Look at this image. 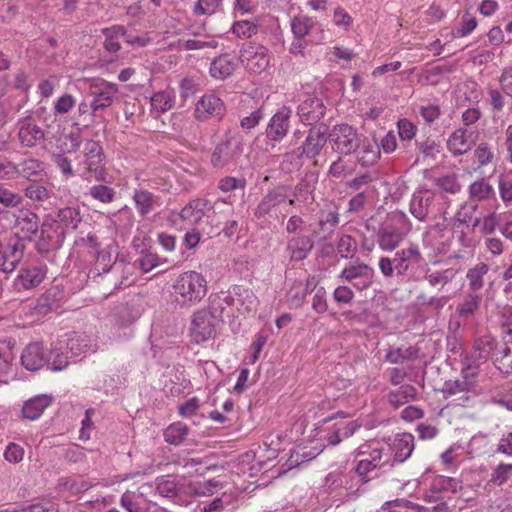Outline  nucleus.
I'll list each match as a JSON object with an SVG mask.
<instances>
[{
  "label": "nucleus",
  "instance_id": "obj_32",
  "mask_svg": "<svg viewBox=\"0 0 512 512\" xmlns=\"http://www.w3.org/2000/svg\"><path fill=\"white\" fill-rule=\"evenodd\" d=\"M235 62L227 54L214 59L210 66V74L216 79H225L235 70Z\"/></svg>",
  "mask_w": 512,
  "mask_h": 512
},
{
  "label": "nucleus",
  "instance_id": "obj_17",
  "mask_svg": "<svg viewBox=\"0 0 512 512\" xmlns=\"http://www.w3.org/2000/svg\"><path fill=\"white\" fill-rule=\"evenodd\" d=\"M497 349V343L495 339L490 335H484L482 337L477 338L474 341L473 350L471 352L470 357H467V361L469 363L467 365L476 366V371L478 370L479 363L485 362L492 351Z\"/></svg>",
  "mask_w": 512,
  "mask_h": 512
},
{
  "label": "nucleus",
  "instance_id": "obj_60",
  "mask_svg": "<svg viewBox=\"0 0 512 512\" xmlns=\"http://www.w3.org/2000/svg\"><path fill=\"white\" fill-rule=\"evenodd\" d=\"M223 485L221 482L216 481L214 479H210L203 483H198L195 487L194 491L196 495L199 496H208L212 495L217 488H222Z\"/></svg>",
  "mask_w": 512,
  "mask_h": 512
},
{
  "label": "nucleus",
  "instance_id": "obj_55",
  "mask_svg": "<svg viewBox=\"0 0 512 512\" xmlns=\"http://www.w3.org/2000/svg\"><path fill=\"white\" fill-rule=\"evenodd\" d=\"M25 243L24 239L16 236L10 239L7 249L4 252L9 253L13 261H21L24 255Z\"/></svg>",
  "mask_w": 512,
  "mask_h": 512
},
{
  "label": "nucleus",
  "instance_id": "obj_37",
  "mask_svg": "<svg viewBox=\"0 0 512 512\" xmlns=\"http://www.w3.org/2000/svg\"><path fill=\"white\" fill-rule=\"evenodd\" d=\"M419 356V348L409 346L405 349H389L386 353V360L392 364L403 363L406 360H415Z\"/></svg>",
  "mask_w": 512,
  "mask_h": 512
},
{
  "label": "nucleus",
  "instance_id": "obj_41",
  "mask_svg": "<svg viewBox=\"0 0 512 512\" xmlns=\"http://www.w3.org/2000/svg\"><path fill=\"white\" fill-rule=\"evenodd\" d=\"M187 435L188 427L181 422L171 424L164 431L165 441L173 445H178L183 442Z\"/></svg>",
  "mask_w": 512,
  "mask_h": 512
},
{
  "label": "nucleus",
  "instance_id": "obj_31",
  "mask_svg": "<svg viewBox=\"0 0 512 512\" xmlns=\"http://www.w3.org/2000/svg\"><path fill=\"white\" fill-rule=\"evenodd\" d=\"M468 193L470 199L474 201H486L495 196L494 188L485 178L472 182L468 187Z\"/></svg>",
  "mask_w": 512,
  "mask_h": 512
},
{
  "label": "nucleus",
  "instance_id": "obj_6",
  "mask_svg": "<svg viewBox=\"0 0 512 512\" xmlns=\"http://www.w3.org/2000/svg\"><path fill=\"white\" fill-rule=\"evenodd\" d=\"M329 134L326 126H313L308 130L305 141L302 146L298 147V157H306L307 159H315L325 147Z\"/></svg>",
  "mask_w": 512,
  "mask_h": 512
},
{
  "label": "nucleus",
  "instance_id": "obj_49",
  "mask_svg": "<svg viewBox=\"0 0 512 512\" xmlns=\"http://www.w3.org/2000/svg\"><path fill=\"white\" fill-rule=\"evenodd\" d=\"M416 145L424 159L435 160L441 151L440 144L431 138H426L424 141L417 142Z\"/></svg>",
  "mask_w": 512,
  "mask_h": 512
},
{
  "label": "nucleus",
  "instance_id": "obj_19",
  "mask_svg": "<svg viewBox=\"0 0 512 512\" xmlns=\"http://www.w3.org/2000/svg\"><path fill=\"white\" fill-rule=\"evenodd\" d=\"M224 112V104L220 98L210 94L204 95L198 101L195 109L197 119L205 120L210 116L220 117Z\"/></svg>",
  "mask_w": 512,
  "mask_h": 512
},
{
  "label": "nucleus",
  "instance_id": "obj_14",
  "mask_svg": "<svg viewBox=\"0 0 512 512\" xmlns=\"http://www.w3.org/2000/svg\"><path fill=\"white\" fill-rule=\"evenodd\" d=\"M297 114L302 123L313 125L324 116V103L318 97L309 96L298 106Z\"/></svg>",
  "mask_w": 512,
  "mask_h": 512
},
{
  "label": "nucleus",
  "instance_id": "obj_4",
  "mask_svg": "<svg viewBox=\"0 0 512 512\" xmlns=\"http://www.w3.org/2000/svg\"><path fill=\"white\" fill-rule=\"evenodd\" d=\"M328 134L333 149L340 154L349 155L360 147V138L356 130L348 124L336 125Z\"/></svg>",
  "mask_w": 512,
  "mask_h": 512
},
{
  "label": "nucleus",
  "instance_id": "obj_23",
  "mask_svg": "<svg viewBox=\"0 0 512 512\" xmlns=\"http://www.w3.org/2000/svg\"><path fill=\"white\" fill-rule=\"evenodd\" d=\"M59 294L60 292L56 288L47 290L36 300L31 309V314L36 317H42L50 313L58 306Z\"/></svg>",
  "mask_w": 512,
  "mask_h": 512
},
{
  "label": "nucleus",
  "instance_id": "obj_3",
  "mask_svg": "<svg viewBox=\"0 0 512 512\" xmlns=\"http://www.w3.org/2000/svg\"><path fill=\"white\" fill-rule=\"evenodd\" d=\"M227 203L224 200H217L211 204L209 200L197 198L191 200L180 212V218L190 224H198L204 217L210 218V212L214 215L222 213Z\"/></svg>",
  "mask_w": 512,
  "mask_h": 512
},
{
  "label": "nucleus",
  "instance_id": "obj_47",
  "mask_svg": "<svg viewBox=\"0 0 512 512\" xmlns=\"http://www.w3.org/2000/svg\"><path fill=\"white\" fill-rule=\"evenodd\" d=\"M115 190L105 184H97L90 187L89 195L103 204L111 203L115 198Z\"/></svg>",
  "mask_w": 512,
  "mask_h": 512
},
{
  "label": "nucleus",
  "instance_id": "obj_1",
  "mask_svg": "<svg viewBox=\"0 0 512 512\" xmlns=\"http://www.w3.org/2000/svg\"><path fill=\"white\" fill-rule=\"evenodd\" d=\"M175 302L180 307L190 308L199 303L207 294V281L196 271L180 274L172 286Z\"/></svg>",
  "mask_w": 512,
  "mask_h": 512
},
{
  "label": "nucleus",
  "instance_id": "obj_29",
  "mask_svg": "<svg viewBox=\"0 0 512 512\" xmlns=\"http://www.w3.org/2000/svg\"><path fill=\"white\" fill-rule=\"evenodd\" d=\"M17 226L24 234V238L31 240L39 230L40 219L38 215L32 211H21L16 220Z\"/></svg>",
  "mask_w": 512,
  "mask_h": 512
},
{
  "label": "nucleus",
  "instance_id": "obj_38",
  "mask_svg": "<svg viewBox=\"0 0 512 512\" xmlns=\"http://www.w3.org/2000/svg\"><path fill=\"white\" fill-rule=\"evenodd\" d=\"M496 362L499 363V369L506 373L512 372V340L504 339L500 347L496 349Z\"/></svg>",
  "mask_w": 512,
  "mask_h": 512
},
{
  "label": "nucleus",
  "instance_id": "obj_63",
  "mask_svg": "<svg viewBox=\"0 0 512 512\" xmlns=\"http://www.w3.org/2000/svg\"><path fill=\"white\" fill-rule=\"evenodd\" d=\"M511 474L512 464H500L492 474L491 481L498 485H502L509 479Z\"/></svg>",
  "mask_w": 512,
  "mask_h": 512
},
{
  "label": "nucleus",
  "instance_id": "obj_15",
  "mask_svg": "<svg viewBox=\"0 0 512 512\" xmlns=\"http://www.w3.org/2000/svg\"><path fill=\"white\" fill-rule=\"evenodd\" d=\"M478 371H476V366L466 365L463 369V379L455 380V381H447L445 382L442 393L445 398H450L453 396H457L465 390H472L474 387V382L472 378L476 377Z\"/></svg>",
  "mask_w": 512,
  "mask_h": 512
},
{
  "label": "nucleus",
  "instance_id": "obj_45",
  "mask_svg": "<svg viewBox=\"0 0 512 512\" xmlns=\"http://www.w3.org/2000/svg\"><path fill=\"white\" fill-rule=\"evenodd\" d=\"M372 272V269L365 263H358L356 265H351L346 267L340 274V278L345 279L346 281H353L356 278H366L369 279V276Z\"/></svg>",
  "mask_w": 512,
  "mask_h": 512
},
{
  "label": "nucleus",
  "instance_id": "obj_58",
  "mask_svg": "<svg viewBox=\"0 0 512 512\" xmlns=\"http://www.w3.org/2000/svg\"><path fill=\"white\" fill-rule=\"evenodd\" d=\"M437 186L448 193L455 194L460 191V184L455 176L446 175L438 179Z\"/></svg>",
  "mask_w": 512,
  "mask_h": 512
},
{
  "label": "nucleus",
  "instance_id": "obj_57",
  "mask_svg": "<svg viewBox=\"0 0 512 512\" xmlns=\"http://www.w3.org/2000/svg\"><path fill=\"white\" fill-rule=\"evenodd\" d=\"M24 457V449L16 444V443H10L4 452V458L6 461L17 464L22 461Z\"/></svg>",
  "mask_w": 512,
  "mask_h": 512
},
{
  "label": "nucleus",
  "instance_id": "obj_40",
  "mask_svg": "<svg viewBox=\"0 0 512 512\" xmlns=\"http://www.w3.org/2000/svg\"><path fill=\"white\" fill-rule=\"evenodd\" d=\"M234 295L237 302L244 307L247 312L255 311L258 306V299L252 289L236 287Z\"/></svg>",
  "mask_w": 512,
  "mask_h": 512
},
{
  "label": "nucleus",
  "instance_id": "obj_10",
  "mask_svg": "<svg viewBox=\"0 0 512 512\" xmlns=\"http://www.w3.org/2000/svg\"><path fill=\"white\" fill-rule=\"evenodd\" d=\"M118 91L116 84L104 80L100 83L91 84L89 93L93 97L91 102L94 116L112 105Z\"/></svg>",
  "mask_w": 512,
  "mask_h": 512
},
{
  "label": "nucleus",
  "instance_id": "obj_27",
  "mask_svg": "<svg viewBox=\"0 0 512 512\" xmlns=\"http://www.w3.org/2000/svg\"><path fill=\"white\" fill-rule=\"evenodd\" d=\"M133 201L135 203L138 214L145 217L154 210L158 202V198L148 190L135 189L133 194Z\"/></svg>",
  "mask_w": 512,
  "mask_h": 512
},
{
  "label": "nucleus",
  "instance_id": "obj_53",
  "mask_svg": "<svg viewBox=\"0 0 512 512\" xmlns=\"http://www.w3.org/2000/svg\"><path fill=\"white\" fill-rule=\"evenodd\" d=\"M257 30V25L248 20L235 22L232 27L233 33L241 38H250L257 33Z\"/></svg>",
  "mask_w": 512,
  "mask_h": 512
},
{
  "label": "nucleus",
  "instance_id": "obj_26",
  "mask_svg": "<svg viewBox=\"0 0 512 512\" xmlns=\"http://www.w3.org/2000/svg\"><path fill=\"white\" fill-rule=\"evenodd\" d=\"M45 278V271L39 266L22 268L17 276V283L28 290L39 286Z\"/></svg>",
  "mask_w": 512,
  "mask_h": 512
},
{
  "label": "nucleus",
  "instance_id": "obj_9",
  "mask_svg": "<svg viewBox=\"0 0 512 512\" xmlns=\"http://www.w3.org/2000/svg\"><path fill=\"white\" fill-rule=\"evenodd\" d=\"M240 59L251 73H261L269 65L268 50L261 46L249 43L241 50Z\"/></svg>",
  "mask_w": 512,
  "mask_h": 512
},
{
  "label": "nucleus",
  "instance_id": "obj_18",
  "mask_svg": "<svg viewBox=\"0 0 512 512\" xmlns=\"http://www.w3.org/2000/svg\"><path fill=\"white\" fill-rule=\"evenodd\" d=\"M21 362L22 365L30 371H37L45 364H48V359L42 344L36 342L27 345L22 352Z\"/></svg>",
  "mask_w": 512,
  "mask_h": 512
},
{
  "label": "nucleus",
  "instance_id": "obj_61",
  "mask_svg": "<svg viewBox=\"0 0 512 512\" xmlns=\"http://www.w3.org/2000/svg\"><path fill=\"white\" fill-rule=\"evenodd\" d=\"M205 463L206 461L203 458H183L178 462L189 475L198 474L199 467Z\"/></svg>",
  "mask_w": 512,
  "mask_h": 512
},
{
  "label": "nucleus",
  "instance_id": "obj_5",
  "mask_svg": "<svg viewBox=\"0 0 512 512\" xmlns=\"http://www.w3.org/2000/svg\"><path fill=\"white\" fill-rule=\"evenodd\" d=\"M87 171L96 181L106 182L107 172L104 168V154L99 142L86 140L83 147Z\"/></svg>",
  "mask_w": 512,
  "mask_h": 512
},
{
  "label": "nucleus",
  "instance_id": "obj_43",
  "mask_svg": "<svg viewBox=\"0 0 512 512\" xmlns=\"http://www.w3.org/2000/svg\"><path fill=\"white\" fill-rule=\"evenodd\" d=\"M380 156V149L376 143L363 144L358 152L357 159L362 166H370L376 163Z\"/></svg>",
  "mask_w": 512,
  "mask_h": 512
},
{
  "label": "nucleus",
  "instance_id": "obj_50",
  "mask_svg": "<svg viewBox=\"0 0 512 512\" xmlns=\"http://www.w3.org/2000/svg\"><path fill=\"white\" fill-rule=\"evenodd\" d=\"M313 26V22L305 16H295L291 22V29L297 39L306 36Z\"/></svg>",
  "mask_w": 512,
  "mask_h": 512
},
{
  "label": "nucleus",
  "instance_id": "obj_25",
  "mask_svg": "<svg viewBox=\"0 0 512 512\" xmlns=\"http://www.w3.org/2000/svg\"><path fill=\"white\" fill-rule=\"evenodd\" d=\"M402 240V233L392 226L380 227L377 232V242L383 251L395 250Z\"/></svg>",
  "mask_w": 512,
  "mask_h": 512
},
{
  "label": "nucleus",
  "instance_id": "obj_22",
  "mask_svg": "<svg viewBox=\"0 0 512 512\" xmlns=\"http://www.w3.org/2000/svg\"><path fill=\"white\" fill-rule=\"evenodd\" d=\"M287 195L282 188H277L267 193L255 209L254 215L260 219L272 212V210L284 203Z\"/></svg>",
  "mask_w": 512,
  "mask_h": 512
},
{
  "label": "nucleus",
  "instance_id": "obj_8",
  "mask_svg": "<svg viewBox=\"0 0 512 512\" xmlns=\"http://www.w3.org/2000/svg\"><path fill=\"white\" fill-rule=\"evenodd\" d=\"M382 449L375 448L369 453L359 452V458L355 467V472L362 483H367L377 477L376 469L380 468L385 462L382 459Z\"/></svg>",
  "mask_w": 512,
  "mask_h": 512
},
{
  "label": "nucleus",
  "instance_id": "obj_46",
  "mask_svg": "<svg viewBox=\"0 0 512 512\" xmlns=\"http://www.w3.org/2000/svg\"><path fill=\"white\" fill-rule=\"evenodd\" d=\"M480 302L481 296L472 292L468 294L464 298L463 302L457 306V312L459 313L460 316L468 318L472 316L475 313V311L478 310Z\"/></svg>",
  "mask_w": 512,
  "mask_h": 512
},
{
  "label": "nucleus",
  "instance_id": "obj_30",
  "mask_svg": "<svg viewBox=\"0 0 512 512\" xmlns=\"http://www.w3.org/2000/svg\"><path fill=\"white\" fill-rule=\"evenodd\" d=\"M16 169L17 176L33 181L34 178L42 175L45 169V163L35 158H28L17 164Z\"/></svg>",
  "mask_w": 512,
  "mask_h": 512
},
{
  "label": "nucleus",
  "instance_id": "obj_42",
  "mask_svg": "<svg viewBox=\"0 0 512 512\" xmlns=\"http://www.w3.org/2000/svg\"><path fill=\"white\" fill-rule=\"evenodd\" d=\"M57 219L61 222L67 229H77L79 223L81 222V214L79 210L75 207H65L60 209L57 212Z\"/></svg>",
  "mask_w": 512,
  "mask_h": 512
},
{
  "label": "nucleus",
  "instance_id": "obj_34",
  "mask_svg": "<svg viewBox=\"0 0 512 512\" xmlns=\"http://www.w3.org/2000/svg\"><path fill=\"white\" fill-rule=\"evenodd\" d=\"M456 274L457 271L453 268L436 271L428 270L424 278L432 287H438L439 289H442L446 284L455 278Z\"/></svg>",
  "mask_w": 512,
  "mask_h": 512
},
{
  "label": "nucleus",
  "instance_id": "obj_39",
  "mask_svg": "<svg viewBox=\"0 0 512 512\" xmlns=\"http://www.w3.org/2000/svg\"><path fill=\"white\" fill-rule=\"evenodd\" d=\"M230 304V297L223 294H214L209 297L208 310L210 315L217 321H221L226 306Z\"/></svg>",
  "mask_w": 512,
  "mask_h": 512
},
{
  "label": "nucleus",
  "instance_id": "obj_36",
  "mask_svg": "<svg viewBox=\"0 0 512 512\" xmlns=\"http://www.w3.org/2000/svg\"><path fill=\"white\" fill-rule=\"evenodd\" d=\"M156 490L163 497L175 498L183 492V484L168 477H160L157 479Z\"/></svg>",
  "mask_w": 512,
  "mask_h": 512
},
{
  "label": "nucleus",
  "instance_id": "obj_59",
  "mask_svg": "<svg viewBox=\"0 0 512 512\" xmlns=\"http://www.w3.org/2000/svg\"><path fill=\"white\" fill-rule=\"evenodd\" d=\"M16 176V164L7 158H0V180H11Z\"/></svg>",
  "mask_w": 512,
  "mask_h": 512
},
{
  "label": "nucleus",
  "instance_id": "obj_52",
  "mask_svg": "<svg viewBox=\"0 0 512 512\" xmlns=\"http://www.w3.org/2000/svg\"><path fill=\"white\" fill-rule=\"evenodd\" d=\"M357 249V243L355 239L350 235H343L340 237L337 244V251L342 258H349L354 255Z\"/></svg>",
  "mask_w": 512,
  "mask_h": 512
},
{
  "label": "nucleus",
  "instance_id": "obj_21",
  "mask_svg": "<svg viewBox=\"0 0 512 512\" xmlns=\"http://www.w3.org/2000/svg\"><path fill=\"white\" fill-rule=\"evenodd\" d=\"M433 200L434 196L430 191H416L410 202L411 214L419 221L426 220Z\"/></svg>",
  "mask_w": 512,
  "mask_h": 512
},
{
  "label": "nucleus",
  "instance_id": "obj_24",
  "mask_svg": "<svg viewBox=\"0 0 512 512\" xmlns=\"http://www.w3.org/2000/svg\"><path fill=\"white\" fill-rule=\"evenodd\" d=\"M52 403L49 395H38L27 400L22 407L23 417L29 420H36L43 411Z\"/></svg>",
  "mask_w": 512,
  "mask_h": 512
},
{
  "label": "nucleus",
  "instance_id": "obj_44",
  "mask_svg": "<svg viewBox=\"0 0 512 512\" xmlns=\"http://www.w3.org/2000/svg\"><path fill=\"white\" fill-rule=\"evenodd\" d=\"M460 488L459 481L455 478L439 476L431 486L432 493H456Z\"/></svg>",
  "mask_w": 512,
  "mask_h": 512
},
{
  "label": "nucleus",
  "instance_id": "obj_13",
  "mask_svg": "<svg viewBox=\"0 0 512 512\" xmlns=\"http://www.w3.org/2000/svg\"><path fill=\"white\" fill-rule=\"evenodd\" d=\"M239 156V143L231 138H226L215 147L211 155V163L215 168H223L234 163Z\"/></svg>",
  "mask_w": 512,
  "mask_h": 512
},
{
  "label": "nucleus",
  "instance_id": "obj_16",
  "mask_svg": "<svg viewBox=\"0 0 512 512\" xmlns=\"http://www.w3.org/2000/svg\"><path fill=\"white\" fill-rule=\"evenodd\" d=\"M474 132L467 128L455 130L447 141V147L453 155H463L475 145Z\"/></svg>",
  "mask_w": 512,
  "mask_h": 512
},
{
  "label": "nucleus",
  "instance_id": "obj_2",
  "mask_svg": "<svg viewBox=\"0 0 512 512\" xmlns=\"http://www.w3.org/2000/svg\"><path fill=\"white\" fill-rule=\"evenodd\" d=\"M423 256L417 245L411 244L408 248L397 251L393 258L381 257L379 269L383 276L391 278L405 275L411 267L422 262Z\"/></svg>",
  "mask_w": 512,
  "mask_h": 512
},
{
  "label": "nucleus",
  "instance_id": "obj_35",
  "mask_svg": "<svg viewBox=\"0 0 512 512\" xmlns=\"http://www.w3.org/2000/svg\"><path fill=\"white\" fill-rule=\"evenodd\" d=\"M489 266L486 263H478L467 272V279L469 281V288L473 293L482 289L484 282L483 277L488 273Z\"/></svg>",
  "mask_w": 512,
  "mask_h": 512
},
{
  "label": "nucleus",
  "instance_id": "obj_48",
  "mask_svg": "<svg viewBox=\"0 0 512 512\" xmlns=\"http://www.w3.org/2000/svg\"><path fill=\"white\" fill-rule=\"evenodd\" d=\"M24 193L27 198L37 202H43L49 198V192L46 187L36 180L30 181Z\"/></svg>",
  "mask_w": 512,
  "mask_h": 512
},
{
  "label": "nucleus",
  "instance_id": "obj_28",
  "mask_svg": "<svg viewBox=\"0 0 512 512\" xmlns=\"http://www.w3.org/2000/svg\"><path fill=\"white\" fill-rule=\"evenodd\" d=\"M394 451V460L404 462L410 457L414 450V437L410 433H403L397 436L392 445Z\"/></svg>",
  "mask_w": 512,
  "mask_h": 512
},
{
  "label": "nucleus",
  "instance_id": "obj_51",
  "mask_svg": "<svg viewBox=\"0 0 512 512\" xmlns=\"http://www.w3.org/2000/svg\"><path fill=\"white\" fill-rule=\"evenodd\" d=\"M23 201L20 194L15 193L8 189L3 184H0V203L7 208H14L19 206Z\"/></svg>",
  "mask_w": 512,
  "mask_h": 512
},
{
  "label": "nucleus",
  "instance_id": "obj_20",
  "mask_svg": "<svg viewBox=\"0 0 512 512\" xmlns=\"http://www.w3.org/2000/svg\"><path fill=\"white\" fill-rule=\"evenodd\" d=\"M314 247V241L308 235H297L287 242L286 250L291 260L301 261L307 258Z\"/></svg>",
  "mask_w": 512,
  "mask_h": 512
},
{
  "label": "nucleus",
  "instance_id": "obj_56",
  "mask_svg": "<svg viewBox=\"0 0 512 512\" xmlns=\"http://www.w3.org/2000/svg\"><path fill=\"white\" fill-rule=\"evenodd\" d=\"M474 156L479 166L488 165L494 159V153L487 143H480L474 150Z\"/></svg>",
  "mask_w": 512,
  "mask_h": 512
},
{
  "label": "nucleus",
  "instance_id": "obj_33",
  "mask_svg": "<svg viewBox=\"0 0 512 512\" xmlns=\"http://www.w3.org/2000/svg\"><path fill=\"white\" fill-rule=\"evenodd\" d=\"M416 395V388L412 385L405 384L400 386L397 390L391 391L388 395V399L391 405L398 408L409 401L415 400Z\"/></svg>",
  "mask_w": 512,
  "mask_h": 512
},
{
  "label": "nucleus",
  "instance_id": "obj_11",
  "mask_svg": "<svg viewBox=\"0 0 512 512\" xmlns=\"http://www.w3.org/2000/svg\"><path fill=\"white\" fill-rule=\"evenodd\" d=\"M17 127V137L22 148H34L46 140L45 131L29 118L20 119Z\"/></svg>",
  "mask_w": 512,
  "mask_h": 512
},
{
  "label": "nucleus",
  "instance_id": "obj_54",
  "mask_svg": "<svg viewBox=\"0 0 512 512\" xmlns=\"http://www.w3.org/2000/svg\"><path fill=\"white\" fill-rule=\"evenodd\" d=\"M53 236L51 235V226L43 224L40 228L37 249L40 253H47L52 248Z\"/></svg>",
  "mask_w": 512,
  "mask_h": 512
},
{
  "label": "nucleus",
  "instance_id": "obj_12",
  "mask_svg": "<svg viewBox=\"0 0 512 512\" xmlns=\"http://www.w3.org/2000/svg\"><path fill=\"white\" fill-rule=\"evenodd\" d=\"M292 110L289 107H281L270 119L266 128V137L272 142L282 141L290 128Z\"/></svg>",
  "mask_w": 512,
  "mask_h": 512
},
{
  "label": "nucleus",
  "instance_id": "obj_64",
  "mask_svg": "<svg viewBox=\"0 0 512 512\" xmlns=\"http://www.w3.org/2000/svg\"><path fill=\"white\" fill-rule=\"evenodd\" d=\"M502 91L512 97V67L505 68L499 78Z\"/></svg>",
  "mask_w": 512,
  "mask_h": 512
},
{
  "label": "nucleus",
  "instance_id": "obj_62",
  "mask_svg": "<svg viewBox=\"0 0 512 512\" xmlns=\"http://www.w3.org/2000/svg\"><path fill=\"white\" fill-rule=\"evenodd\" d=\"M350 171L351 170L349 169V166L347 165L345 160L341 156H339L337 158V160H335L331 164L328 174H329V176H331L333 178L339 179V178L345 176Z\"/></svg>",
  "mask_w": 512,
  "mask_h": 512
},
{
  "label": "nucleus",
  "instance_id": "obj_7",
  "mask_svg": "<svg viewBox=\"0 0 512 512\" xmlns=\"http://www.w3.org/2000/svg\"><path fill=\"white\" fill-rule=\"evenodd\" d=\"M217 321L208 310L200 309L193 313L190 333L196 343H201L212 338L216 334Z\"/></svg>",
  "mask_w": 512,
  "mask_h": 512
}]
</instances>
